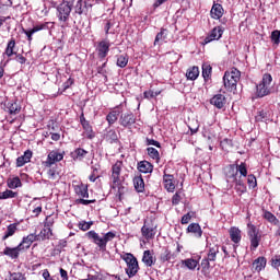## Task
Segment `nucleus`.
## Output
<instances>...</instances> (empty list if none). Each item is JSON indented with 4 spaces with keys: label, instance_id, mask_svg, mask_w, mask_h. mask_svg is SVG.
Returning <instances> with one entry per match:
<instances>
[{
    "label": "nucleus",
    "instance_id": "obj_5",
    "mask_svg": "<svg viewBox=\"0 0 280 280\" xmlns=\"http://www.w3.org/2000/svg\"><path fill=\"white\" fill-rule=\"evenodd\" d=\"M120 258L127 264L125 272L129 279L137 277V272H139V260H137V257H135L133 254L126 253L125 255H121Z\"/></svg>",
    "mask_w": 280,
    "mask_h": 280
},
{
    "label": "nucleus",
    "instance_id": "obj_42",
    "mask_svg": "<svg viewBox=\"0 0 280 280\" xmlns=\"http://www.w3.org/2000/svg\"><path fill=\"white\" fill-rule=\"evenodd\" d=\"M7 185L9 189H19V187L23 186V183H21V178L19 176H15L13 178H9L7 180Z\"/></svg>",
    "mask_w": 280,
    "mask_h": 280
},
{
    "label": "nucleus",
    "instance_id": "obj_45",
    "mask_svg": "<svg viewBox=\"0 0 280 280\" xmlns=\"http://www.w3.org/2000/svg\"><path fill=\"white\" fill-rule=\"evenodd\" d=\"M16 223L10 224L7 228V231L2 237L3 242H5V240H8V237H12V235H14V233H16L18 228H16Z\"/></svg>",
    "mask_w": 280,
    "mask_h": 280
},
{
    "label": "nucleus",
    "instance_id": "obj_28",
    "mask_svg": "<svg viewBox=\"0 0 280 280\" xmlns=\"http://www.w3.org/2000/svg\"><path fill=\"white\" fill-rule=\"evenodd\" d=\"M33 153L31 150H26L22 156L16 159V167H23L26 163L32 161Z\"/></svg>",
    "mask_w": 280,
    "mask_h": 280
},
{
    "label": "nucleus",
    "instance_id": "obj_50",
    "mask_svg": "<svg viewBox=\"0 0 280 280\" xmlns=\"http://www.w3.org/2000/svg\"><path fill=\"white\" fill-rule=\"evenodd\" d=\"M49 25H52V23L44 22V23L33 26V31H35V34H36V32H43L44 30H49Z\"/></svg>",
    "mask_w": 280,
    "mask_h": 280
},
{
    "label": "nucleus",
    "instance_id": "obj_14",
    "mask_svg": "<svg viewBox=\"0 0 280 280\" xmlns=\"http://www.w3.org/2000/svg\"><path fill=\"white\" fill-rule=\"evenodd\" d=\"M119 124L122 128H130L133 124H137V117L132 113H125L120 115Z\"/></svg>",
    "mask_w": 280,
    "mask_h": 280
},
{
    "label": "nucleus",
    "instance_id": "obj_53",
    "mask_svg": "<svg viewBox=\"0 0 280 280\" xmlns=\"http://www.w3.org/2000/svg\"><path fill=\"white\" fill-rule=\"evenodd\" d=\"M48 172H47V176L50 180H56V178H58V176L60 175V173H58V170H56V167H48Z\"/></svg>",
    "mask_w": 280,
    "mask_h": 280
},
{
    "label": "nucleus",
    "instance_id": "obj_10",
    "mask_svg": "<svg viewBox=\"0 0 280 280\" xmlns=\"http://www.w3.org/2000/svg\"><path fill=\"white\" fill-rule=\"evenodd\" d=\"M141 233L144 240H154L156 237V225L152 221L145 220L141 228Z\"/></svg>",
    "mask_w": 280,
    "mask_h": 280
},
{
    "label": "nucleus",
    "instance_id": "obj_47",
    "mask_svg": "<svg viewBox=\"0 0 280 280\" xmlns=\"http://www.w3.org/2000/svg\"><path fill=\"white\" fill-rule=\"evenodd\" d=\"M19 192L7 189L5 191L0 192V200H8L10 198H18Z\"/></svg>",
    "mask_w": 280,
    "mask_h": 280
},
{
    "label": "nucleus",
    "instance_id": "obj_51",
    "mask_svg": "<svg viewBox=\"0 0 280 280\" xmlns=\"http://www.w3.org/2000/svg\"><path fill=\"white\" fill-rule=\"evenodd\" d=\"M256 121H268V112L267 110H259L255 116Z\"/></svg>",
    "mask_w": 280,
    "mask_h": 280
},
{
    "label": "nucleus",
    "instance_id": "obj_61",
    "mask_svg": "<svg viewBox=\"0 0 280 280\" xmlns=\"http://www.w3.org/2000/svg\"><path fill=\"white\" fill-rule=\"evenodd\" d=\"M55 224L54 219L51 217H46V220L44 222V229H51Z\"/></svg>",
    "mask_w": 280,
    "mask_h": 280
},
{
    "label": "nucleus",
    "instance_id": "obj_12",
    "mask_svg": "<svg viewBox=\"0 0 280 280\" xmlns=\"http://www.w3.org/2000/svg\"><path fill=\"white\" fill-rule=\"evenodd\" d=\"M109 51H110V40L102 39L96 44L97 58H100L101 60H104V58L108 56Z\"/></svg>",
    "mask_w": 280,
    "mask_h": 280
},
{
    "label": "nucleus",
    "instance_id": "obj_16",
    "mask_svg": "<svg viewBox=\"0 0 280 280\" xmlns=\"http://www.w3.org/2000/svg\"><path fill=\"white\" fill-rule=\"evenodd\" d=\"M210 104L214 108L222 110L226 106V96L224 94H215L210 98Z\"/></svg>",
    "mask_w": 280,
    "mask_h": 280
},
{
    "label": "nucleus",
    "instance_id": "obj_40",
    "mask_svg": "<svg viewBox=\"0 0 280 280\" xmlns=\"http://www.w3.org/2000/svg\"><path fill=\"white\" fill-rule=\"evenodd\" d=\"M129 60H130V58L128 57V54L118 55L116 65L120 69H126V67H128V61Z\"/></svg>",
    "mask_w": 280,
    "mask_h": 280
},
{
    "label": "nucleus",
    "instance_id": "obj_1",
    "mask_svg": "<svg viewBox=\"0 0 280 280\" xmlns=\"http://www.w3.org/2000/svg\"><path fill=\"white\" fill-rule=\"evenodd\" d=\"M124 167V162L122 161H117L113 166H112V184H110V189L114 191L116 198L121 202L122 196L128 191V188L121 184V170Z\"/></svg>",
    "mask_w": 280,
    "mask_h": 280
},
{
    "label": "nucleus",
    "instance_id": "obj_17",
    "mask_svg": "<svg viewBox=\"0 0 280 280\" xmlns=\"http://www.w3.org/2000/svg\"><path fill=\"white\" fill-rule=\"evenodd\" d=\"M89 8H93V4H89V2L84 0H78L74 5V14H79V16H82V14H89Z\"/></svg>",
    "mask_w": 280,
    "mask_h": 280
},
{
    "label": "nucleus",
    "instance_id": "obj_34",
    "mask_svg": "<svg viewBox=\"0 0 280 280\" xmlns=\"http://www.w3.org/2000/svg\"><path fill=\"white\" fill-rule=\"evenodd\" d=\"M173 259H176V254L172 253L170 248L165 247L164 252L160 255V261L165 264L166 261H172Z\"/></svg>",
    "mask_w": 280,
    "mask_h": 280
},
{
    "label": "nucleus",
    "instance_id": "obj_27",
    "mask_svg": "<svg viewBox=\"0 0 280 280\" xmlns=\"http://www.w3.org/2000/svg\"><path fill=\"white\" fill-rule=\"evenodd\" d=\"M236 175L241 180H245L248 176V167L246 166V162H242L241 164H236Z\"/></svg>",
    "mask_w": 280,
    "mask_h": 280
},
{
    "label": "nucleus",
    "instance_id": "obj_57",
    "mask_svg": "<svg viewBox=\"0 0 280 280\" xmlns=\"http://www.w3.org/2000/svg\"><path fill=\"white\" fill-rule=\"evenodd\" d=\"M271 42L275 45L280 44V31L279 30H276V31L271 32Z\"/></svg>",
    "mask_w": 280,
    "mask_h": 280
},
{
    "label": "nucleus",
    "instance_id": "obj_39",
    "mask_svg": "<svg viewBox=\"0 0 280 280\" xmlns=\"http://www.w3.org/2000/svg\"><path fill=\"white\" fill-rule=\"evenodd\" d=\"M198 75H200V69L196 66L189 68L186 72L187 80H198Z\"/></svg>",
    "mask_w": 280,
    "mask_h": 280
},
{
    "label": "nucleus",
    "instance_id": "obj_18",
    "mask_svg": "<svg viewBox=\"0 0 280 280\" xmlns=\"http://www.w3.org/2000/svg\"><path fill=\"white\" fill-rule=\"evenodd\" d=\"M210 16L215 21H220V19L224 16V8L222 7V4L213 2V5L210 10Z\"/></svg>",
    "mask_w": 280,
    "mask_h": 280
},
{
    "label": "nucleus",
    "instance_id": "obj_9",
    "mask_svg": "<svg viewBox=\"0 0 280 280\" xmlns=\"http://www.w3.org/2000/svg\"><path fill=\"white\" fill-rule=\"evenodd\" d=\"M72 7L73 4L69 1L59 4L57 8L58 20L62 23H67V21H69V16H71Z\"/></svg>",
    "mask_w": 280,
    "mask_h": 280
},
{
    "label": "nucleus",
    "instance_id": "obj_23",
    "mask_svg": "<svg viewBox=\"0 0 280 280\" xmlns=\"http://www.w3.org/2000/svg\"><path fill=\"white\" fill-rule=\"evenodd\" d=\"M21 253H23V250L20 245L16 247H5L3 249V255L10 257L11 259H19V255H21Z\"/></svg>",
    "mask_w": 280,
    "mask_h": 280
},
{
    "label": "nucleus",
    "instance_id": "obj_22",
    "mask_svg": "<svg viewBox=\"0 0 280 280\" xmlns=\"http://www.w3.org/2000/svg\"><path fill=\"white\" fill-rule=\"evenodd\" d=\"M229 235L233 244H240V242H242V230H240V228L237 226L230 228Z\"/></svg>",
    "mask_w": 280,
    "mask_h": 280
},
{
    "label": "nucleus",
    "instance_id": "obj_11",
    "mask_svg": "<svg viewBox=\"0 0 280 280\" xmlns=\"http://www.w3.org/2000/svg\"><path fill=\"white\" fill-rule=\"evenodd\" d=\"M65 159V152L60 153L58 150H52L48 153L47 160L43 162L44 167H51L56 163H60Z\"/></svg>",
    "mask_w": 280,
    "mask_h": 280
},
{
    "label": "nucleus",
    "instance_id": "obj_49",
    "mask_svg": "<svg viewBox=\"0 0 280 280\" xmlns=\"http://www.w3.org/2000/svg\"><path fill=\"white\" fill-rule=\"evenodd\" d=\"M182 264L184 266H186V268H188V270H196V268L198 267V260L194 259V258H188L182 261Z\"/></svg>",
    "mask_w": 280,
    "mask_h": 280
},
{
    "label": "nucleus",
    "instance_id": "obj_6",
    "mask_svg": "<svg viewBox=\"0 0 280 280\" xmlns=\"http://www.w3.org/2000/svg\"><path fill=\"white\" fill-rule=\"evenodd\" d=\"M272 93V74L265 73L262 80L256 85L257 97H266Z\"/></svg>",
    "mask_w": 280,
    "mask_h": 280
},
{
    "label": "nucleus",
    "instance_id": "obj_7",
    "mask_svg": "<svg viewBox=\"0 0 280 280\" xmlns=\"http://www.w3.org/2000/svg\"><path fill=\"white\" fill-rule=\"evenodd\" d=\"M247 236L249 238V250L255 252L259 248V244L261 243V234H259V229L253 224V222L247 223Z\"/></svg>",
    "mask_w": 280,
    "mask_h": 280
},
{
    "label": "nucleus",
    "instance_id": "obj_37",
    "mask_svg": "<svg viewBox=\"0 0 280 280\" xmlns=\"http://www.w3.org/2000/svg\"><path fill=\"white\" fill-rule=\"evenodd\" d=\"M262 218L267 220V222H269L270 224H273V226H279L280 224V221L278 220V218L268 210L264 211Z\"/></svg>",
    "mask_w": 280,
    "mask_h": 280
},
{
    "label": "nucleus",
    "instance_id": "obj_29",
    "mask_svg": "<svg viewBox=\"0 0 280 280\" xmlns=\"http://www.w3.org/2000/svg\"><path fill=\"white\" fill-rule=\"evenodd\" d=\"M133 187L138 194H143L145 191V182H143V176L138 175L133 177Z\"/></svg>",
    "mask_w": 280,
    "mask_h": 280
},
{
    "label": "nucleus",
    "instance_id": "obj_48",
    "mask_svg": "<svg viewBox=\"0 0 280 280\" xmlns=\"http://www.w3.org/2000/svg\"><path fill=\"white\" fill-rule=\"evenodd\" d=\"M213 71V68L211 65H203L202 66V78L207 82V80H211V73Z\"/></svg>",
    "mask_w": 280,
    "mask_h": 280
},
{
    "label": "nucleus",
    "instance_id": "obj_30",
    "mask_svg": "<svg viewBox=\"0 0 280 280\" xmlns=\"http://www.w3.org/2000/svg\"><path fill=\"white\" fill-rule=\"evenodd\" d=\"M266 264H268L266 257L260 256L253 261V268L256 272H261L266 268Z\"/></svg>",
    "mask_w": 280,
    "mask_h": 280
},
{
    "label": "nucleus",
    "instance_id": "obj_58",
    "mask_svg": "<svg viewBox=\"0 0 280 280\" xmlns=\"http://www.w3.org/2000/svg\"><path fill=\"white\" fill-rule=\"evenodd\" d=\"M180 200H183V197H180V191H177L172 197V205L174 207H176V206L180 205Z\"/></svg>",
    "mask_w": 280,
    "mask_h": 280
},
{
    "label": "nucleus",
    "instance_id": "obj_20",
    "mask_svg": "<svg viewBox=\"0 0 280 280\" xmlns=\"http://www.w3.org/2000/svg\"><path fill=\"white\" fill-rule=\"evenodd\" d=\"M70 156H71L72 161L82 162L85 160L86 156H89V151H86L82 148H77L70 153Z\"/></svg>",
    "mask_w": 280,
    "mask_h": 280
},
{
    "label": "nucleus",
    "instance_id": "obj_15",
    "mask_svg": "<svg viewBox=\"0 0 280 280\" xmlns=\"http://www.w3.org/2000/svg\"><path fill=\"white\" fill-rule=\"evenodd\" d=\"M33 242H38V236H36V233H31L27 236H24L19 246L23 252L30 250Z\"/></svg>",
    "mask_w": 280,
    "mask_h": 280
},
{
    "label": "nucleus",
    "instance_id": "obj_13",
    "mask_svg": "<svg viewBox=\"0 0 280 280\" xmlns=\"http://www.w3.org/2000/svg\"><path fill=\"white\" fill-rule=\"evenodd\" d=\"M224 34V28L222 26H215L210 34L203 39L205 45H209L212 40H220Z\"/></svg>",
    "mask_w": 280,
    "mask_h": 280
},
{
    "label": "nucleus",
    "instance_id": "obj_24",
    "mask_svg": "<svg viewBox=\"0 0 280 280\" xmlns=\"http://www.w3.org/2000/svg\"><path fill=\"white\" fill-rule=\"evenodd\" d=\"M167 36H170V30L162 27L153 42L154 47L161 43H167Z\"/></svg>",
    "mask_w": 280,
    "mask_h": 280
},
{
    "label": "nucleus",
    "instance_id": "obj_46",
    "mask_svg": "<svg viewBox=\"0 0 280 280\" xmlns=\"http://www.w3.org/2000/svg\"><path fill=\"white\" fill-rule=\"evenodd\" d=\"M105 139L108 141V143H116V141H119V137L117 136V131H115V129L107 131Z\"/></svg>",
    "mask_w": 280,
    "mask_h": 280
},
{
    "label": "nucleus",
    "instance_id": "obj_8",
    "mask_svg": "<svg viewBox=\"0 0 280 280\" xmlns=\"http://www.w3.org/2000/svg\"><path fill=\"white\" fill-rule=\"evenodd\" d=\"M74 192L79 196L80 199L75 200L77 205H84L85 207L89 205H95L97 202L95 199H84L89 198V186L85 184H79L74 186Z\"/></svg>",
    "mask_w": 280,
    "mask_h": 280
},
{
    "label": "nucleus",
    "instance_id": "obj_32",
    "mask_svg": "<svg viewBox=\"0 0 280 280\" xmlns=\"http://www.w3.org/2000/svg\"><path fill=\"white\" fill-rule=\"evenodd\" d=\"M119 115H121V109H119V107H116L114 110L107 114L106 120L109 124V126H113V124L117 121Z\"/></svg>",
    "mask_w": 280,
    "mask_h": 280
},
{
    "label": "nucleus",
    "instance_id": "obj_52",
    "mask_svg": "<svg viewBox=\"0 0 280 280\" xmlns=\"http://www.w3.org/2000/svg\"><path fill=\"white\" fill-rule=\"evenodd\" d=\"M247 185L249 189H255L257 187V177L253 174L247 175Z\"/></svg>",
    "mask_w": 280,
    "mask_h": 280
},
{
    "label": "nucleus",
    "instance_id": "obj_41",
    "mask_svg": "<svg viewBox=\"0 0 280 280\" xmlns=\"http://www.w3.org/2000/svg\"><path fill=\"white\" fill-rule=\"evenodd\" d=\"M83 128V137H86V139H95V131H93V126H91V122H88L85 125H82Z\"/></svg>",
    "mask_w": 280,
    "mask_h": 280
},
{
    "label": "nucleus",
    "instance_id": "obj_56",
    "mask_svg": "<svg viewBox=\"0 0 280 280\" xmlns=\"http://www.w3.org/2000/svg\"><path fill=\"white\" fill-rule=\"evenodd\" d=\"M194 215H196L195 212H187L182 217L180 224H187L188 222H191Z\"/></svg>",
    "mask_w": 280,
    "mask_h": 280
},
{
    "label": "nucleus",
    "instance_id": "obj_59",
    "mask_svg": "<svg viewBox=\"0 0 280 280\" xmlns=\"http://www.w3.org/2000/svg\"><path fill=\"white\" fill-rule=\"evenodd\" d=\"M271 267L272 268H280V255H275L271 258Z\"/></svg>",
    "mask_w": 280,
    "mask_h": 280
},
{
    "label": "nucleus",
    "instance_id": "obj_63",
    "mask_svg": "<svg viewBox=\"0 0 280 280\" xmlns=\"http://www.w3.org/2000/svg\"><path fill=\"white\" fill-rule=\"evenodd\" d=\"M147 145H154L155 148H161V142L147 138Z\"/></svg>",
    "mask_w": 280,
    "mask_h": 280
},
{
    "label": "nucleus",
    "instance_id": "obj_64",
    "mask_svg": "<svg viewBox=\"0 0 280 280\" xmlns=\"http://www.w3.org/2000/svg\"><path fill=\"white\" fill-rule=\"evenodd\" d=\"M144 100H152L154 98V91L149 90L143 92Z\"/></svg>",
    "mask_w": 280,
    "mask_h": 280
},
{
    "label": "nucleus",
    "instance_id": "obj_36",
    "mask_svg": "<svg viewBox=\"0 0 280 280\" xmlns=\"http://www.w3.org/2000/svg\"><path fill=\"white\" fill-rule=\"evenodd\" d=\"M244 180L245 179H242V177L234 180L235 183L234 189L238 194V196H242L247 191L246 184L244 183Z\"/></svg>",
    "mask_w": 280,
    "mask_h": 280
},
{
    "label": "nucleus",
    "instance_id": "obj_2",
    "mask_svg": "<svg viewBox=\"0 0 280 280\" xmlns=\"http://www.w3.org/2000/svg\"><path fill=\"white\" fill-rule=\"evenodd\" d=\"M85 237H88L92 244H95L101 253H106L108 242H113L115 237H117V234L114 232H107L103 236H100L97 232L91 230L85 233Z\"/></svg>",
    "mask_w": 280,
    "mask_h": 280
},
{
    "label": "nucleus",
    "instance_id": "obj_25",
    "mask_svg": "<svg viewBox=\"0 0 280 280\" xmlns=\"http://www.w3.org/2000/svg\"><path fill=\"white\" fill-rule=\"evenodd\" d=\"M137 168L141 174H152L154 172V165L145 160L138 162Z\"/></svg>",
    "mask_w": 280,
    "mask_h": 280
},
{
    "label": "nucleus",
    "instance_id": "obj_31",
    "mask_svg": "<svg viewBox=\"0 0 280 280\" xmlns=\"http://www.w3.org/2000/svg\"><path fill=\"white\" fill-rule=\"evenodd\" d=\"M163 180L165 189L174 192V189H176V185L174 184V175L164 174Z\"/></svg>",
    "mask_w": 280,
    "mask_h": 280
},
{
    "label": "nucleus",
    "instance_id": "obj_3",
    "mask_svg": "<svg viewBox=\"0 0 280 280\" xmlns=\"http://www.w3.org/2000/svg\"><path fill=\"white\" fill-rule=\"evenodd\" d=\"M242 78V72L237 68H232L230 71H225L223 75V84L226 91L233 93L237 91V82Z\"/></svg>",
    "mask_w": 280,
    "mask_h": 280
},
{
    "label": "nucleus",
    "instance_id": "obj_43",
    "mask_svg": "<svg viewBox=\"0 0 280 280\" xmlns=\"http://www.w3.org/2000/svg\"><path fill=\"white\" fill-rule=\"evenodd\" d=\"M100 170H102V166L100 164H95L92 166V173L89 176V180L91 183H95V180H97V178H100Z\"/></svg>",
    "mask_w": 280,
    "mask_h": 280
},
{
    "label": "nucleus",
    "instance_id": "obj_60",
    "mask_svg": "<svg viewBox=\"0 0 280 280\" xmlns=\"http://www.w3.org/2000/svg\"><path fill=\"white\" fill-rule=\"evenodd\" d=\"M75 80L73 78H69L63 84V91H67L68 89H71V86H73Z\"/></svg>",
    "mask_w": 280,
    "mask_h": 280
},
{
    "label": "nucleus",
    "instance_id": "obj_38",
    "mask_svg": "<svg viewBox=\"0 0 280 280\" xmlns=\"http://www.w3.org/2000/svg\"><path fill=\"white\" fill-rule=\"evenodd\" d=\"M16 47V39L11 38L7 45V48L4 50V54L8 56V58H12V56H15L16 52H14V48Z\"/></svg>",
    "mask_w": 280,
    "mask_h": 280
},
{
    "label": "nucleus",
    "instance_id": "obj_44",
    "mask_svg": "<svg viewBox=\"0 0 280 280\" xmlns=\"http://www.w3.org/2000/svg\"><path fill=\"white\" fill-rule=\"evenodd\" d=\"M147 152L150 159H153V161H156V163L161 161V154L159 153V150H156L155 148L149 147L147 148Z\"/></svg>",
    "mask_w": 280,
    "mask_h": 280
},
{
    "label": "nucleus",
    "instance_id": "obj_33",
    "mask_svg": "<svg viewBox=\"0 0 280 280\" xmlns=\"http://www.w3.org/2000/svg\"><path fill=\"white\" fill-rule=\"evenodd\" d=\"M54 236V231L51 229L44 228L38 234H36L37 242H45Z\"/></svg>",
    "mask_w": 280,
    "mask_h": 280
},
{
    "label": "nucleus",
    "instance_id": "obj_19",
    "mask_svg": "<svg viewBox=\"0 0 280 280\" xmlns=\"http://www.w3.org/2000/svg\"><path fill=\"white\" fill-rule=\"evenodd\" d=\"M21 104H19V101H10L4 105L5 113H9V115H19L21 113Z\"/></svg>",
    "mask_w": 280,
    "mask_h": 280
},
{
    "label": "nucleus",
    "instance_id": "obj_62",
    "mask_svg": "<svg viewBox=\"0 0 280 280\" xmlns=\"http://www.w3.org/2000/svg\"><path fill=\"white\" fill-rule=\"evenodd\" d=\"M15 60L16 62H19L20 65H25L27 62V58H25L23 55L21 54H16L15 52Z\"/></svg>",
    "mask_w": 280,
    "mask_h": 280
},
{
    "label": "nucleus",
    "instance_id": "obj_35",
    "mask_svg": "<svg viewBox=\"0 0 280 280\" xmlns=\"http://www.w3.org/2000/svg\"><path fill=\"white\" fill-rule=\"evenodd\" d=\"M186 231L195 234V237H202V228L198 223H190Z\"/></svg>",
    "mask_w": 280,
    "mask_h": 280
},
{
    "label": "nucleus",
    "instance_id": "obj_54",
    "mask_svg": "<svg viewBox=\"0 0 280 280\" xmlns=\"http://www.w3.org/2000/svg\"><path fill=\"white\" fill-rule=\"evenodd\" d=\"M22 34H25V36H26V38H27V42L28 43H32V40H34V34H36L35 33V31H34V28H30V30H26V28H22Z\"/></svg>",
    "mask_w": 280,
    "mask_h": 280
},
{
    "label": "nucleus",
    "instance_id": "obj_4",
    "mask_svg": "<svg viewBox=\"0 0 280 280\" xmlns=\"http://www.w3.org/2000/svg\"><path fill=\"white\" fill-rule=\"evenodd\" d=\"M219 253H220V245L218 244L208 245L207 257L202 258L201 260L202 272H209V270H211V262H215V259H218Z\"/></svg>",
    "mask_w": 280,
    "mask_h": 280
},
{
    "label": "nucleus",
    "instance_id": "obj_55",
    "mask_svg": "<svg viewBox=\"0 0 280 280\" xmlns=\"http://www.w3.org/2000/svg\"><path fill=\"white\" fill-rule=\"evenodd\" d=\"M92 225H93V221H90V222L81 221L78 224L80 231H89Z\"/></svg>",
    "mask_w": 280,
    "mask_h": 280
},
{
    "label": "nucleus",
    "instance_id": "obj_21",
    "mask_svg": "<svg viewBox=\"0 0 280 280\" xmlns=\"http://www.w3.org/2000/svg\"><path fill=\"white\" fill-rule=\"evenodd\" d=\"M142 262L148 268H152V266L156 264V258L154 257V254H152L150 249L143 252Z\"/></svg>",
    "mask_w": 280,
    "mask_h": 280
},
{
    "label": "nucleus",
    "instance_id": "obj_26",
    "mask_svg": "<svg viewBox=\"0 0 280 280\" xmlns=\"http://www.w3.org/2000/svg\"><path fill=\"white\" fill-rule=\"evenodd\" d=\"M225 176L228 180H237V164H230L226 166Z\"/></svg>",
    "mask_w": 280,
    "mask_h": 280
}]
</instances>
